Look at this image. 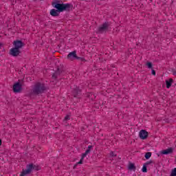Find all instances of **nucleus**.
<instances>
[{
  "instance_id": "412c9836",
  "label": "nucleus",
  "mask_w": 176,
  "mask_h": 176,
  "mask_svg": "<svg viewBox=\"0 0 176 176\" xmlns=\"http://www.w3.org/2000/svg\"><path fill=\"white\" fill-rule=\"evenodd\" d=\"M76 60H80V61H82V62L86 61V59H85V58L78 57V56H77V58H76Z\"/></svg>"
},
{
  "instance_id": "f03ea898",
  "label": "nucleus",
  "mask_w": 176,
  "mask_h": 176,
  "mask_svg": "<svg viewBox=\"0 0 176 176\" xmlns=\"http://www.w3.org/2000/svg\"><path fill=\"white\" fill-rule=\"evenodd\" d=\"M12 45L14 47L10 50V54L13 56V57H17V56H19L20 53H21L20 49L24 47L25 44L22 42L21 40H15L12 43Z\"/></svg>"
},
{
  "instance_id": "b1692460",
  "label": "nucleus",
  "mask_w": 176,
  "mask_h": 176,
  "mask_svg": "<svg viewBox=\"0 0 176 176\" xmlns=\"http://www.w3.org/2000/svg\"><path fill=\"white\" fill-rule=\"evenodd\" d=\"M86 156H87V153H82L81 158H82V159H85V157H86Z\"/></svg>"
},
{
  "instance_id": "0eeeda50",
  "label": "nucleus",
  "mask_w": 176,
  "mask_h": 176,
  "mask_svg": "<svg viewBox=\"0 0 176 176\" xmlns=\"http://www.w3.org/2000/svg\"><path fill=\"white\" fill-rule=\"evenodd\" d=\"M76 58H78V56L76 55V51L69 52L67 55V60H69L70 61H74V60H76Z\"/></svg>"
},
{
  "instance_id": "39448f33",
  "label": "nucleus",
  "mask_w": 176,
  "mask_h": 176,
  "mask_svg": "<svg viewBox=\"0 0 176 176\" xmlns=\"http://www.w3.org/2000/svg\"><path fill=\"white\" fill-rule=\"evenodd\" d=\"M22 87L23 85L20 84V82H17L15 84H14L12 87V90L14 93H20V91H21Z\"/></svg>"
},
{
  "instance_id": "1a4fd4ad",
  "label": "nucleus",
  "mask_w": 176,
  "mask_h": 176,
  "mask_svg": "<svg viewBox=\"0 0 176 176\" xmlns=\"http://www.w3.org/2000/svg\"><path fill=\"white\" fill-rule=\"evenodd\" d=\"M173 148L170 147L169 148H166L165 150H162L161 151V153L162 155H169V153H173Z\"/></svg>"
},
{
  "instance_id": "dca6fc26",
  "label": "nucleus",
  "mask_w": 176,
  "mask_h": 176,
  "mask_svg": "<svg viewBox=\"0 0 176 176\" xmlns=\"http://www.w3.org/2000/svg\"><path fill=\"white\" fill-rule=\"evenodd\" d=\"M146 65L149 68V69H153V65L152 64V62H147Z\"/></svg>"
},
{
  "instance_id": "f3484780",
  "label": "nucleus",
  "mask_w": 176,
  "mask_h": 176,
  "mask_svg": "<svg viewBox=\"0 0 176 176\" xmlns=\"http://www.w3.org/2000/svg\"><path fill=\"white\" fill-rule=\"evenodd\" d=\"M151 156H152V153L147 152V153H146L144 157H145V159H146V160H148V159H149L151 157Z\"/></svg>"
},
{
  "instance_id": "ddd939ff",
  "label": "nucleus",
  "mask_w": 176,
  "mask_h": 176,
  "mask_svg": "<svg viewBox=\"0 0 176 176\" xmlns=\"http://www.w3.org/2000/svg\"><path fill=\"white\" fill-rule=\"evenodd\" d=\"M173 82H174V80H173V78H169L168 80L166 81L167 89H170V87H171V85H173Z\"/></svg>"
},
{
  "instance_id": "473e14b6",
  "label": "nucleus",
  "mask_w": 176,
  "mask_h": 176,
  "mask_svg": "<svg viewBox=\"0 0 176 176\" xmlns=\"http://www.w3.org/2000/svg\"><path fill=\"white\" fill-rule=\"evenodd\" d=\"M0 46H2V44L0 43Z\"/></svg>"
},
{
  "instance_id": "2f4dec72",
  "label": "nucleus",
  "mask_w": 176,
  "mask_h": 176,
  "mask_svg": "<svg viewBox=\"0 0 176 176\" xmlns=\"http://www.w3.org/2000/svg\"><path fill=\"white\" fill-rule=\"evenodd\" d=\"M104 135L102 133H100V136L102 137Z\"/></svg>"
},
{
  "instance_id": "7ed1b4c3",
  "label": "nucleus",
  "mask_w": 176,
  "mask_h": 176,
  "mask_svg": "<svg viewBox=\"0 0 176 176\" xmlns=\"http://www.w3.org/2000/svg\"><path fill=\"white\" fill-rule=\"evenodd\" d=\"M46 90H47L46 85H45L44 83L38 82L34 85L32 93L34 94V96H39V94H43V93H45Z\"/></svg>"
},
{
  "instance_id": "7c9ffc66",
  "label": "nucleus",
  "mask_w": 176,
  "mask_h": 176,
  "mask_svg": "<svg viewBox=\"0 0 176 176\" xmlns=\"http://www.w3.org/2000/svg\"><path fill=\"white\" fill-rule=\"evenodd\" d=\"M84 129H85V128L82 127L81 128V131H83Z\"/></svg>"
},
{
  "instance_id": "2eb2a0df",
  "label": "nucleus",
  "mask_w": 176,
  "mask_h": 176,
  "mask_svg": "<svg viewBox=\"0 0 176 176\" xmlns=\"http://www.w3.org/2000/svg\"><path fill=\"white\" fill-rule=\"evenodd\" d=\"M87 97L89 98V100H96V95L93 93L87 94Z\"/></svg>"
},
{
  "instance_id": "f257e3e1",
  "label": "nucleus",
  "mask_w": 176,
  "mask_h": 176,
  "mask_svg": "<svg viewBox=\"0 0 176 176\" xmlns=\"http://www.w3.org/2000/svg\"><path fill=\"white\" fill-rule=\"evenodd\" d=\"M52 6L53 8H55L58 12H64V10H66L67 12H69L72 10V8H74V6L71 3H63V1H60V0H54L52 3Z\"/></svg>"
},
{
  "instance_id": "f8f14e48",
  "label": "nucleus",
  "mask_w": 176,
  "mask_h": 176,
  "mask_svg": "<svg viewBox=\"0 0 176 176\" xmlns=\"http://www.w3.org/2000/svg\"><path fill=\"white\" fill-rule=\"evenodd\" d=\"M149 135V133H140L139 137L141 138V140H146L148 138V136Z\"/></svg>"
},
{
  "instance_id": "6e6552de",
  "label": "nucleus",
  "mask_w": 176,
  "mask_h": 176,
  "mask_svg": "<svg viewBox=\"0 0 176 176\" xmlns=\"http://www.w3.org/2000/svg\"><path fill=\"white\" fill-rule=\"evenodd\" d=\"M62 72H63V71H61V69H60V68H58L57 70L56 71V72H54L52 74V79H54L56 80L57 79V76H60V75H61Z\"/></svg>"
},
{
  "instance_id": "a878e982",
  "label": "nucleus",
  "mask_w": 176,
  "mask_h": 176,
  "mask_svg": "<svg viewBox=\"0 0 176 176\" xmlns=\"http://www.w3.org/2000/svg\"><path fill=\"white\" fill-rule=\"evenodd\" d=\"M69 119H71V118L69 117V115H67V116H66L65 117V120H69Z\"/></svg>"
},
{
  "instance_id": "9b49d317",
  "label": "nucleus",
  "mask_w": 176,
  "mask_h": 176,
  "mask_svg": "<svg viewBox=\"0 0 176 176\" xmlns=\"http://www.w3.org/2000/svg\"><path fill=\"white\" fill-rule=\"evenodd\" d=\"M50 14L53 17H57L60 15V14H58V11H57V10H56V9L51 10H50Z\"/></svg>"
},
{
  "instance_id": "20e7f679",
  "label": "nucleus",
  "mask_w": 176,
  "mask_h": 176,
  "mask_svg": "<svg viewBox=\"0 0 176 176\" xmlns=\"http://www.w3.org/2000/svg\"><path fill=\"white\" fill-rule=\"evenodd\" d=\"M32 170L35 171H39L41 170V167L38 165H35L34 164H29L26 166V170L23 169L21 176L28 175V174H31Z\"/></svg>"
},
{
  "instance_id": "4468645a",
  "label": "nucleus",
  "mask_w": 176,
  "mask_h": 176,
  "mask_svg": "<svg viewBox=\"0 0 176 176\" xmlns=\"http://www.w3.org/2000/svg\"><path fill=\"white\" fill-rule=\"evenodd\" d=\"M128 168H129V170H130L131 171V170L135 171V170H136L137 168L135 167V165H134V164L130 162V163L129 164Z\"/></svg>"
},
{
  "instance_id": "cd10ccee",
  "label": "nucleus",
  "mask_w": 176,
  "mask_h": 176,
  "mask_svg": "<svg viewBox=\"0 0 176 176\" xmlns=\"http://www.w3.org/2000/svg\"><path fill=\"white\" fill-rule=\"evenodd\" d=\"M85 153H87V155H88V153H90V149H87Z\"/></svg>"
},
{
  "instance_id": "6ab92c4d",
  "label": "nucleus",
  "mask_w": 176,
  "mask_h": 176,
  "mask_svg": "<svg viewBox=\"0 0 176 176\" xmlns=\"http://www.w3.org/2000/svg\"><path fill=\"white\" fill-rule=\"evenodd\" d=\"M142 173H148V169L146 168V165L144 164L143 168H142Z\"/></svg>"
},
{
  "instance_id": "c85d7f7f",
  "label": "nucleus",
  "mask_w": 176,
  "mask_h": 176,
  "mask_svg": "<svg viewBox=\"0 0 176 176\" xmlns=\"http://www.w3.org/2000/svg\"><path fill=\"white\" fill-rule=\"evenodd\" d=\"M91 148H93V146H88V149H89V151H90V149H91Z\"/></svg>"
},
{
  "instance_id": "4be33fe9",
  "label": "nucleus",
  "mask_w": 176,
  "mask_h": 176,
  "mask_svg": "<svg viewBox=\"0 0 176 176\" xmlns=\"http://www.w3.org/2000/svg\"><path fill=\"white\" fill-rule=\"evenodd\" d=\"M110 156H111V157H116V156H118V155L115 154V153H113V151H111V152L110 153Z\"/></svg>"
},
{
  "instance_id": "393cba45",
  "label": "nucleus",
  "mask_w": 176,
  "mask_h": 176,
  "mask_svg": "<svg viewBox=\"0 0 176 176\" xmlns=\"http://www.w3.org/2000/svg\"><path fill=\"white\" fill-rule=\"evenodd\" d=\"M152 69L151 74H152V75H153L155 76L156 75V71H155V69Z\"/></svg>"
},
{
  "instance_id": "423d86ee",
  "label": "nucleus",
  "mask_w": 176,
  "mask_h": 176,
  "mask_svg": "<svg viewBox=\"0 0 176 176\" xmlns=\"http://www.w3.org/2000/svg\"><path fill=\"white\" fill-rule=\"evenodd\" d=\"M109 28V23L108 22L104 23L102 25H100L98 28V32L102 34V32L107 31Z\"/></svg>"
},
{
  "instance_id": "9d476101",
  "label": "nucleus",
  "mask_w": 176,
  "mask_h": 176,
  "mask_svg": "<svg viewBox=\"0 0 176 176\" xmlns=\"http://www.w3.org/2000/svg\"><path fill=\"white\" fill-rule=\"evenodd\" d=\"M72 94L74 98L79 97V94H80V89H79V88L74 89L73 90Z\"/></svg>"
},
{
  "instance_id": "bb28decb",
  "label": "nucleus",
  "mask_w": 176,
  "mask_h": 176,
  "mask_svg": "<svg viewBox=\"0 0 176 176\" xmlns=\"http://www.w3.org/2000/svg\"><path fill=\"white\" fill-rule=\"evenodd\" d=\"M139 133H148V131H146V130L142 129Z\"/></svg>"
},
{
  "instance_id": "a211bd4d",
  "label": "nucleus",
  "mask_w": 176,
  "mask_h": 176,
  "mask_svg": "<svg viewBox=\"0 0 176 176\" xmlns=\"http://www.w3.org/2000/svg\"><path fill=\"white\" fill-rule=\"evenodd\" d=\"M170 176H176V168L172 169Z\"/></svg>"
},
{
  "instance_id": "c756f323",
  "label": "nucleus",
  "mask_w": 176,
  "mask_h": 176,
  "mask_svg": "<svg viewBox=\"0 0 176 176\" xmlns=\"http://www.w3.org/2000/svg\"><path fill=\"white\" fill-rule=\"evenodd\" d=\"M2 145V140L0 139V146Z\"/></svg>"
},
{
  "instance_id": "5701e85b",
  "label": "nucleus",
  "mask_w": 176,
  "mask_h": 176,
  "mask_svg": "<svg viewBox=\"0 0 176 176\" xmlns=\"http://www.w3.org/2000/svg\"><path fill=\"white\" fill-rule=\"evenodd\" d=\"M83 164V158H81L78 162H77V164Z\"/></svg>"
},
{
  "instance_id": "aec40b11",
  "label": "nucleus",
  "mask_w": 176,
  "mask_h": 176,
  "mask_svg": "<svg viewBox=\"0 0 176 176\" xmlns=\"http://www.w3.org/2000/svg\"><path fill=\"white\" fill-rule=\"evenodd\" d=\"M153 163H155V162L153 160H151L150 161H148L146 163H144V165L149 166V164H152Z\"/></svg>"
}]
</instances>
